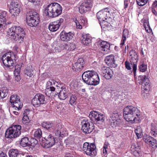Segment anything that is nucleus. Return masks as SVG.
<instances>
[{
	"mask_svg": "<svg viewBox=\"0 0 157 157\" xmlns=\"http://www.w3.org/2000/svg\"><path fill=\"white\" fill-rule=\"evenodd\" d=\"M21 65L19 64H17L15 66V70L18 73L20 72L21 67Z\"/></svg>",
	"mask_w": 157,
	"mask_h": 157,
	"instance_id": "nucleus-55",
	"label": "nucleus"
},
{
	"mask_svg": "<svg viewBox=\"0 0 157 157\" xmlns=\"http://www.w3.org/2000/svg\"><path fill=\"white\" fill-rule=\"evenodd\" d=\"M156 130L155 128V126L153 124H151V135L154 136H156L157 135Z\"/></svg>",
	"mask_w": 157,
	"mask_h": 157,
	"instance_id": "nucleus-47",
	"label": "nucleus"
},
{
	"mask_svg": "<svg viewBox=\"0 0 157 157\" xmlns=\"http://www.w3.org/2000/svg\"><path fill=\"white\" fill-rule=\"evenodd\" d=\"M21 146L23 147H29V150H32L33 146L31 142L29 141L28 138L25 137L21 139L20 141Z\"/></svg>",
	"mask_w": 157,
	"mask_h": 157,
	"instance_id": "nucleus-22",
	"label": "nucleus"
},
{
	"mask_svg": "<svg viewBox=\"0 0 157 157\" xmlns=\"http://www.w3.org/2000/svg\"><path fill=\"white\" fill-rule=\"evenodd\" d=\"M74 35L71 32L65 33L62 32L60 34V38L63 41L67 42L71 40Z\"/></svg>",
	"mask_w": 157,
	"mask_h": 157,
	"instance_id": "nucleus-21",
	"label": "nucleus"
},
{
	"mask_svg": "<svg viewBox=\"0 0 157 157\" xmlns=\"http://www.w3.org/2000/svg\"><path fill=\"white\" fill-rule=\"evenodd\" d=\"M41 125L43 128L48 129L53 126V124L49 122H43L41 124Z\"/></svg>",
	"mask_w": 157,
	"mask_h": 157,
	"instance_id": "nucleus-40",
	"label": "nucleus"
},
{
	"mask_svg": "<svg viewBox=\"0 0 157 157\" xmlns=\"http://www.w3.org/2000/svg\"><path fill=\"white\" fill-rule=\"evenodd\" d=\"M28 1L33 3L35 5H39L40 3V0H28Z\"/></svg>",
	"mask_w": 157,
	"mask_h": 157,
	"instance_id": "nucleus-54",
	"label": "nucleus"
},
{
	"mask_svg": "<svg viewBox=\"0 0 157 157\" xmlns=\"http://www.w3.org/2000/svg\"><path fill=\"white\" fill-rule=\"evenodd\" d=\"M130 56V62L132 64L137 65L136 63L137 62L138 58V56L136 52L133 50H131L129 53Z\"/></svg>",
	"mask_w": 157,
	"mask_h": 157,
	"instance_id": "nucleus-26",
	"label": "nucleus"
},
{
	"mask_svg": "<svg viewBox=\"0 0 157 157\" xmlns=\"http://www.w3.org/2000/svg\"><path fill=\"white\" fill-rule=\"evenodd\" d=\"M152 11L153 13L155 16H157V9L152 8Z\"/></svg>",
	"mask_w": 157,
	"mask_h": 157,
	"instance_id": "nucleus-58",
	"label": "nucleus"
},
{
	"mask_svg": "<svg viewBox=\"0 0 157 157\" xmlns=\"http://www.w3.org/2000/svg\"><path fill=\"white\" fill-rule=\"evenodd\" d=\"M34 136L36 138H40L42 137V131L40 129H37L34 132Z\"/></svg>",
	"mask_w": 157,
	"mask_h": 157,
	"instance_id": "nucleus-44",
	"label": "nucleus"
},
{
	"mask_svg": "<svg viewBox=\"0 0 157 157\" xmlns=\"http://www.w3.org/2000/svg\"><path fill=\"white\" fill-rule=\"evenodd\" d=\"M8 93V90L6 88H4L2 90H0V100L6 97Z\"/></svg>",
	"mask_w": 157,
	"mask_h": 157,
	"instance_id": "nucleus-38",
	"label": "nucleus"
},
{
	"mask_svg": "<svg viewBox=\"0 0 157 157\" xmlns=\"http://www.w3.org/2000/svg\"><path fill=\"white\" fill-rule=\"evenodd\" d=\"M33 70L32 69V68H28L25 70L24 72L25 73L26 75L27 76L29 77H31L33 75Z\"/></svg>",
	"mask_w": 157,
	"mask_h": 157,
	"instance_id": "nucleus-46",
	"label": "nucleus"
},
{
	"mask_svg": "<svg viewBox=\"0 0 157 157\" xmlns=\"http://www.w3.org/2000/svg\"><path fill=\"white\" fill-rule=\"evenodd\" d=\"M109 145V144L107 142H105L104 145L103 146V148L107 149L108 148V146Z\"/></svg>",
	"mask_w": 157,
	"mask_h": 157,
	"instance_id": "nucleus-62",
	"label": "nucleus"
},
{
	"mask_svg": "<svg viewBox=\"0 0 157 157\" xmlns=\"http://www.w3.org/2000/svg\"><path fill=\"white\" fill-rule=\"evenodd\" d=\"M105 60L108 65L111 67H115L117 66V65L115 63L114 56L113 55L107 56L106 57Z\"/></svg>",
	"mask_w": 157,
	"mask_h": 157,
	"instance_id": "nucleus-20",
	"label": "nucleus"
},
{
	"mask_svg": "<svg viewBox=\"0 0 157 157\" xmlns=\"http://www.w3.org/2000/svg\"><path fill=\"white\" fill-rule=\"evenodd\" d=\"M147 66L144 64H142L140 65L139 67V70L140 71L142 72H144L146 70Z\"/></svg>",
	"mask_w": 157,
	"mask_h": 157,
	"instance_id": "nucleus-51",
	"label": "nucleus"
},
{
	"mask_svg": "<svg viewBox=\"0 0 157 157\" xmlns=\"http://www.w3.org/2000/svg\"><path fill=\"white\" fill-rule=\"evenodd\" d=\"M8 18L6 12L3 11L0 13V28L3 27V24L6 21Z\"/></svg>",
	"mask_w": 157,
	"mask_h": 157,
	"instance_id": "nucleus-30",
	"label": "nucleus"
},
{
	"mask_svg": "<svg viewBox=\"0 0 157 157\" xmlns=\"http://www.w3.org/2000/svg\"><path fill=\"white\" fill-rule=\"evenodd\" d=\"M56 83V82L54 80H50L46 83V88H49L51 86L55 85Z\"/></svg>",
	"mask_w": 157,
	"mask_h": 157,
	"instance_id": "nucleus-48",
	"label": "nucleus"
},
{
	"mask_svg": "<svg viewBox=\"0 0 157 157\" xmlns=\"http://www.w3.org/2000/svg\"><path fill=\"white\" fill-rule=\"evenodd\" d=\"M110 15L109 11L108 8H105L98 12L97 13V17L100 21H104L109 18Z\"/></svg>",
	"mask_w": 157,
	"mask_h": 157,
	"instance_id": "nucleus-14",
	"label": "nucleus"
},
{
	"mask_svg": "<svg viewBox=\"0 0 157 157\" xmlns=\"http://www.w3.org/2000/svg\"><path fill=\"white\" fill-rule=\"evenodd\" d=\"M37 99H38L41 104H44L45 101V96L41 94H37L35 96Z\"/></svg>",
	"mask_w": 157,
	"mask_h": 157,
	"instance_id": "nucleus-36",
	"label": "nucleus"
},
{
	"mask_svg": "<svg viewBox=\"0 0 157 157\" xmlns=\"http://www.w3.org/2000/svg\"><path fill=\"white\" fill-rule=\"evenodd\" d=\"M55 140L54 138L51 135H49L46 139V147H51L55 144Z\"/></svg>",
	"mask_w": 157,
	"mask_h": 157,
	"instance_id": "nucleus-33",
	"label": "nucleus"
},
{
	"mask_svg": "<svg viewBox=\"0 0 157 157\" xmlns=\"http://www.w3.org/2000/svg\"><path fill=\"white\" fill-rule=\"evenodd\" d=\"M125 67L128 70H130L131 68L130 66V63L128 61H126L125 62Z\"/></svg>",
	"mask_w": 157,
	"mask_h": 157,
	"instance_id": "nucleus-53",
	"label": "nucleus"
},
{
	"mask_svg": "<svg viewBox=\"0 0 157 157\" xmlns=\"http://www.w3.org/2000/svg\"><path fill=\"white\" fill-rule=\"evenodd\" d=\"M131 148L132 150H133L132 152L133 155L136 157L138 156L139 155V147H136L135 145H132Z\"/></svg>",
	"mask_w": 157,
	"mask_h": 157,
	"instance_id": "nucleus-37",
	"label": "nucleus"
},
{
	"mask_svg": "<svg viewBox=\"0 0 157 157\" xmlns=\"http://www.w3.org/2000/svg\"><path fill=\"white\" fill-rule=\"evenodd\" d=\"M10 102L15 110H20L22 107V104L20 102L19 97L17 95H12L10 97Z\"/></svg>",
	"mask_w": 157,
	"mask_h": 157,
	"instance_id": "nucleus-13",
	"label": "nucleus"
},
{
	"mask_svg": "<svg viewBox=\"0 0 157 157\" xmlns=\"http://www.w3.org/2000/svg\"><path fill=\"white\" fill-rule=\"evenodd\" d=\"M64 48L67 50L72 51L76 48V46L75 44L73 43H68L67 44H64Z\"/></svg>",
	"mask_w": 157,
	"mask_h": 157,
	"instance_id": "nucleus-35",
	"label": "nucleus"
},
{
	"mask_svg": "<svg viewBox=\"0 0 157 157\" xmlns=\"http://www.w3.org/2000/svg\"><path fill=\"white\" fill-rule=\"evenodd\" d=\"M153 8H156L157 9V1H155L152 4Z\"/></svg>",
	"mask_w": 157,
	"mask_h": 157,
	"instance_id": "nucleus-61",
	"label": "nucleus"
},
{
	"mask_svg": "<svg viewBox=\"0 0 157 157\" xmlns=\"http://www.w3.org/2000/svg\"><path fill=\"white\" fill-rule=\"evenodd\" d=\"M94 72L92 71H88L84 72L82 75L84 82L88 85L90 84V80Z\"/></svg>",
	"mask_w": 157,
	"mask_h": 157,
	"instance_id": "nucleus-18",
	"label": "nucleus"
},
{
	"mask_svg": "<svg viewBox=\"0 0 157 157\" xmlns=\"http://www.w3.org/2000/svg\"><path fill=\"white\" fill-rule=\"evenodd\" d=\"M68 91V89L66 86L61 87L58 95V97L59 99L62 100L65 99L67 97Z\"/></svg>",
	"mask_w": 157,
	"mask_h": 157,
	"instance_id": "nucleus-23",
	"label": "nucleus"
},
{
	"mask_svg": "<svg viewBox=\"0 0 157 157\" xmlns=\"http://www.w3.org/2000/svg\"><path fill=\"white\" fill-rule=\"evenodd\" d=\"M137 70V65L134 64L133 67V72L134 76L135 77L136 76V71Z\"/></svg>",
	"mask_w": 157,
	"mask_h": 157,
	"instance_id": "nucleus-56",
	"label": "nucleus"
},
{
	"mask_svg": "<svg viewBox=\"0 0 157 157\" xmlns=\"http://www.w3.org/2000/svg\"><path fill=\"white\" fill-rule=\"evenodd\" d=\"M124 113L136 114L137 116H140V113L136 108L132 106H128L124 109Z\"/></svg>",
	"mask_w": 157,
	"mask_h": 157,
	"instance_id": "nucleus-19",
	"label": "nucleus"
},
{
	"mask_svg": "<svg viewBox=\"0 0 157 157\" xmlns=\"http://www.w3.org/2000/svg\"><path fill=\"white\" fill-rule=\"evenodd\" d=\"M77 95L75 94H72L71 95L69 100L70 104L71 105H72L76 104V101L77 99Z\"/></svg>",
	"mask_w": 157,
	"mask_h": 157,
	"instance_id": "nucleus-41",
	"label": "nucleus"
},
{
	"mask_svg": "<svg viewBox=\"0 0 157 157\" xmlns=\"http://www.w3.org/2000/svg\"><path fill=\"white\" fill-rule=\"evenodd\" d=\"M90 81H91V82H90V84L89 85L96 86L99 84V78L96 72L94 71Z\"/></svg>",
	"mask_w": 157,
	"mask_h": 157,
	"instance_id": "nucleus-29",
	"label": "nucleus"
},
{
	"mask_svg": "<svg viewBox=\"0 0 157 157\" xmlns=\"http://www.w3.org/2000/svg\"><path fill=\"white\" fill-rule=\"evenodd\" d=\"M124 117L126 121L132 123L138 122L140 118L136 114L130 113H124Z\"/></svg>",
	"mask_w": 157,
	"mask_h": 157,
	"instance_id": "nucleus-15",
	"label": "nucleus"
},
{
	"mask_svg": "<svg viewBox=\"0 0 157 157\" xmlns=\"http://www.w3.org/2000/svg\"><path fill=\"white\" fill-rule=\"evenodd\" d=\"M141 53V54L143 56H144L145 55H146L147 53V51L146 50H144V51H143L142 48V49Z\"/></svg>",
	"mask_w": 157,
	"mask_h": 157,
	"instance_id": "nucleus-59",
	"label": "nucleus"
},
{
	"mask_svg": "<svg viewBox=\"0 0 157 157\" xmlns=\"http://www.w3.org/2000/svg\"><path fill=\"white\" fill-rule=\"evenodd\" d=\"M25 35V31L19 26L12 27L7 31V36L14 41L20 42L23 41Z\"/></svg>",
	"mask_w": 157,
	"mask_h": 157,
	"instance_id": "nucleus-1",
	"label": "nucleus"
},
{
	"mask_svg": "<svg viewBox=\"0 0 157 157\" xmlns=\"http://www.w3.org/2000/svg\"><path fill=\"white\" fill-rule=\"evenodd\" d=\"M81 40L82 43L84 45L89 46L91 45V38L88 35L85 34L82 35Z\"/></svg>",
	"mask_w": 157,
	"mask_h": 157,
	"instance_id": "nucleus-24",
	"label": "nucleus"
},
{
	"mask_svg": "<svg viewBox=\"0 0 157 157\" xmlns=\"http://www.w3.org/2000/svg\"><path fill=\"white\" fill-rule=\"evenodd\" d=\"M29 112V109H26L24 111L23 113L24 116L22 120V122L25 125H27L30 122V120L28 116Z\"/></svg>",
	"mask_w": 157,
	"mask_h": 157,
	"instance_id": "nucleus-31",
	"label": "nucleus"
},
{
	"mask_svg": "<svg viewBox=\"0 0 157 157\" xmlns=\"http://www.w3.org/2000/svg\"><path fill=\"white\" fill-rule=\"evenodd\" d=\"M129 32L127 29H124L123 32L122 38L121 40V45H123L126 41V38L128 37Z\"/></svg>",
	"mask_w": 157,
	"mask_h": 157,
	"instance_id": "nucleus-34",
	"label": "nucleus"
},
{
	"mask_svg": "<svg viewBox=\"0 0 157 157\" xmlns=\"http://www.w3.org/2000/svg\"><path fill=\"white\" fill-rule=\"evenodd\" d=\"M17 1L12 0L9 7L10 12L14 17L18 16L20 12V5Z\"/></svg>",
	"mask_w": 157,
	"mask_h": 157,
	"instance_id": "nucleus-9",
	"label": "nucleus"
},
{
	"mask_svg": "<svg viewBox=\"0 0 157 157\" xmlns=\"http://www.w3.org/2000/svg\"><path fill=\"white\" fill-rule=\"evenodd\" d=\"M74 21L75 23L76 27L77 29H81L82 28V25L80 23V21L77 18H75L74 19Z\"/></svg>",
	"mask_w": 157,
	"mask_h": 157,
	"instance_id": "nucleus-49",
	"label": "nucleus"
},
{
	"mask_svg": "<svg viewBox=\"0 0 157 157\" xmlns=\"http://www.w3.org/2000/svg\"><path fill=\"white\" fill-rule=\"evenodd\" d=\"M36 98L35 96L31 101V103L35 107H38L41 104L39 102L38 99H37Z\"/></svg>",
	"mask_w": 157,
	"mask_h": 157,
	"instance_id": "nucleus-42",
	"label": "nucleus"
},
{
	"mask_svg": "<svg viewBox=\"0 0 157 157\" xmlns=\"http://www.w3.org/2000/svg\"><path fill=\"white\" fill-rule=\"evenodd\" d=\"M61 132L59 129H57L55 132L56 136H60Z\"/></svg>",
	"mask_w": 157,
	"mask_h": 157,
	"instance_id": "nucleus-57",
	"label": "nucleus"
},
{
	"mask_svg": "<svg viewBox=\"0 0 157 157\" xmlns=\"http://www.w3.org/2000/svg\"><path fill=\"white\" fill-rule=\"evenodd\" d=\"M135 132L138 139L141 138L143 136L142 131L140 127H137L135 130Z\"/></svg>",
	"mask_w": 157,
	"mask_h": 157,
	"instance_id": "nucleus-39",
	"label": "nucleus"
},
{
	"mask_svg": "<svg viewBox=\"0 0 157 157\" xmlns=\"http://www.w3.org/2000/svg\"><path fill=\"white\" fill-rule=\"evenodd\" d=\"M15 79L17 82H18L21 79L20 76L17 75L15 77Z\"/></svg>",
	"mask_w": 157,
	"mask_h": 157,
	"instance_id": "nucleus-63",
	"label": "nucleus"
},
{
	"mask_svg": "<svg viewBox=\"0 0 157 157\" xmlns=\"http://www.w3.org/2000/svg\"><path fill=\"white\" fill-rule=\"evenodd\" d=\"M21 126L19 125H15L10 127L6 131V137L10 139L17 137L21 133Z\"/></svg>",
	"mask_w": 157,
	"mask_h": 157,
	"instance_id": "nucleus-4",
	"label": "nucleus"
},
{
	"mask_svg": "<svg viewBox=\"0 0 157 157\" xmlns=\"http://www.w3.org/2000/svg\"><path fill=\"white\" fill-rule=\"evenodd\" d=\"M148 28L149 29V31H148V33H149V34L150 35V36H151V38L150 37H148L149 39L150 40H151L152 38H153V33L152 31V29H151V27L148 24Z\"/></svg>",
	"mask_w": 157,
	"mask_h": 157,
	"instance_id": "nucleus-52",
	"label": "nucleus"
},
{
	"mask_svg": "<svg viewBox=\"0 0 157 157\" xmlns=\"http://www.w3.org/2000/svg\"><path fill=\"white\" fill-rule=\"evenodd\" d=\"M27 22L31 27L36 26L39 23V15L36 12L30 13L26 17Z\"/></svg>",
	"mask_w": 157,
	"mask_h": 157,
	"instance_id": "nucleus-7",
	"label": "nucleus"
},
{
	"mask_svg": "<svg viewBox=\"0 0 157 157\" xmlns=\"http://www.w3.org/2000/svg\"><path fill=\"white\" fill-rule=\"evenodd\" d=\"M82 130L86 134L90 133L94 129V124L87 119L83 120L81 122Z\"/></svg>",
	"mask_w": 157,
	"mask_h": 157,
	"instance_id": "nucleus-10",
	"label": "nucleus"
},
{
	"mask_svg": "<svg viewBox=\"0 0 157 157\" xmlns=\"http://www.w3.org/2000/svg\"><path fill=\"white\" fill-rule=\"evenodd\" d=\"M84 60L82 58L78 59L73 66L72 69L75 71H78L83 67Z\"/></svg>",
	"mask_w": 157,
	"mask_h": 157,
	"instance_id": "nucleus-27",
	"label": "nucleus"
},
{
	"mask_svg": "<svg viewBox=\"0 0 157 157\" xmlns=\"http://www.w3.org/2000/svg\"><path fill=\"white\" fill-rule=\"evenodd\" d=\"M147 77L146 75H140L139 76L138 80L140 84L142 85L141 89L142 95L144 97L147 96V94L146 92L147 91V86L146 84L147 83Z\"/></svg>",
	"mask_w": 157,
	"mask_h": 157,
	"instance_id": "nucleus-12",
	"label": "nucleus"
},
{
	"mask_svg": "<svg viewBox=\"0 0 157 157\" xmlns=\"http://www.w3.org/2000/svg\"><path fill=\"white\" fill-rule=\"evenodd\" d=\"M128 6V0H124V8L125 9L127 8Z\"/></svg>",
	"mask_w": 157,
	"mask_h": 157,
	"instance_id": "nucleus-60",
	"label": "nucleus"
},
{
	"mask_svg": "<svg viewBox=\"0 0 157 157\" xmlns=\"http://www.w3.org/2000/svg\"><path fill=\"white\" fill-rule=\"evenodd\" d=\"M63 21L62 18H60L51 23L49 25L48 28L50 31L52 32L56 31L59 29L61 24Z\"/></svg>",
	"mask_w": 157,
	"mask_h": 157,
	"instance_id": "nucleus-17",
	"label": "nucleus"
},
{
	"mask_svg": "<svg viewBox=\"0 0 157 157\" xmlns=\"http://www.w3.org/2000/svg\"><path fill=\"white\" fill-rule=\"evenodd\" d=\"M89 116L91 121L99 124H101L105 121L104 115L98 112H91Z\"/></svg>",
	"mask_w": 157,
	"mask_h": 157,
	"instance_id": "nucleus-8",
	"label": "nucleus"
},
{
	"mask_svg": "<svg viewBox=\"0 0 157 157\" xmlns=\"http://www.w3.org/2000/svg\"><path fill=\"white\" fill-rule=\"evenodd\" d=\"M62 12L61 7L56 2L50 4L45 9V13L46 15L51 17H54L58 16L61 14Z\"/></svg>",
	"mask_w": 157,
	"mask_h": 157,
	"instance_id": "nucleus-2",
	"label": "nucleus"
},
{
	"mask_svg": "<svg viewBox=\"0 0 157 157\" xmlns=\"http://www.w3.org/2000/svg\"><path fill=\"white\" fill-rule=\"evenodd\" d=\"M45 94L48 97H53L58 94V93L55 91V87L52 88H46L45 90Z\"/></svg>",
	"mask_w": 157,
	"mask_h": 157,
	"instance_id": "nucleus-28",
	"label": "nucleus"
},
{
	"mask_svg": "<svg viewBox=\"0 0 157 157\" xmlns=\"http://www.w3.org/2000/svg\"><path fill=\"white\" fill-rule=\"evenodd\" d=\"M137 4L140 6H143L147 2V0H136Z\"/></svg>",
	"mask_w": 157,
	"mask_h": 157,
	"instance_id": "nucleus-50",
	"label": "nucleus"
},
{
	"mask_svg": "<svg viewBox=\"0 0 157 157\" xmlns=\"http://www.w3.org/2000/svg\"><path fill=\"white\" fill-rule=\"evenodd\" d=\"M17 58V57L16 55L13 52H8L3 55L2 59L5 66L10 67L14 64Z\"/></svg>",
	"mask_w": 157,
	"mask_h": 157,
	"instance_id": "nucleus-3",
	"label": "nucleus"
},
{
	"mask_svg": "<svg viewBox=\"0 0 157 157\" xmlns=\"http://www.w3.org/2000/svg\"><path fill=\"white\" fill-rule=\"evenodd\" d=\"M110 45L109 43L106 41H102L99 44L100 48L103 51H107L110 49Z\"/></svg>",
	"mask_w": 157,
	"mask_h": 157,
	"instance_id": "nucleus-32",
	"label": "nucleus"
},
{
	"mask_svg": "<svg viewBox=\"0 0 157 157\" xmlns=\"http://www.w3.org/2000/svg\"><path fill=\"white\" fill-rule=\"evenodd\" d=\"M78 20L82 25L86 24L87 23V20L86 18L84 17H79L78 18Z\"/></svg>",
	"mask_w": 157,
	"mask_h": 157,
	"instance_id": "nucleus-45",
	"label": "nucleus"
},
{
	"mask_svg": "<svg viewBox=\"0 0 157 157\" xmlns=\"http://www.w3.org/2000/svg\"><path fill=\"white\" fill-rule=\"evenodd\" d=\"M96 147L93 143L85 142L83 144L82 150L86 155L93 157L97 155Z\"/></svg>",
	"mask_w": 157,
	"mask_h": 157,
	"instance_id": "nucleus-5",
	"label": "nucleus"
},
{
	"mask_svg": "<svg viewBox=\"0 0 157 157\" xmlns=\"http://www.w3.org/2000/svg\"><path fill=\"white\" fill-rule=\"evenodd\" d=\"M121 117L120 114L114 112L110 115L109 121V124L113 127L120 126L122 123Z\"/></svg>",
	"mask_w": 157,
	"mask_h": 157,
	"instance_id": "nucleus-6",
	"label": "nucleus"
},
{
	"mask_svg": "<svg viewBox=\"0 0 157 157\" xmlns=\"http://www.w3.org/2000/svg\"><path fill=\"white\" fill-rule=\"evenodd\" d=\"M0 157H7L6 154L2 152L0 154Z\"/></svg>",
	"mask_w": 157,
	"mask_h": 157,
	"instance_id": "nucleus-64",
	"label": "nucleus"
},
{
	"mask_svg": "<svg viewBox=\"0 0 157 157\" xmlns=\"http://www.w3.org/2000/svg\"><path fill=\"white\" fill-rule=\"evenodd\" d=\"M101 75L106 79H109L113 76V72L109 67H103L101 69Z\"/></svg>",
	"mask_w": 157,
	"mask_h": 157,
	"instance_id": "nucleus-16",
	"label": "nucleus"
},
{
	"mask_svg": "<svg viewBox=\"0 0 157 157\" xmlns=\"http://www.w3.org/2000/svg\"><path fill=\"white\" fill-rule=\"evenodd\" d=\"M148 144H149V148L151 149L152 151H153L157 147V141L149 136L148 137Z\"/></svg>",
	"mask_w": 157,
	"mask_h": 157,
	"instance_id": "nucleus-25",
	"label": "nucleus"
},
{
	"mask_svg": "<svg viewBox=\"0 0 157 157\" xmlns=\"http://www.w3.org/2000/svg\"><path fill=\"white\" fill-rule=\"evenodd\" d=\"M92 6V1L90 0H86L80 5L79 11L81 14L86 13L91 10Z\"/></svg>",
	"mask_w": 157,
	"mask_h": 157,
	"instance_id": "nucleus-11",
	"label": "nucleus"
},
{
	"mask_svg": "<svg viewBox=\"0 0 157 157\" xmlns=\"http://www.w3.org/2000/svg\"><path fill=\"white\" fill-rule=\"evenodd\" d=\"M18 154V152L17 149H11L9 152L10 157H17Z\"/></svg>",
	"mask_w": 157,
	"mask_h": 157,
	"instance_id": "nucleus-43",
	"label": "nucleus"
}]
</instances>
